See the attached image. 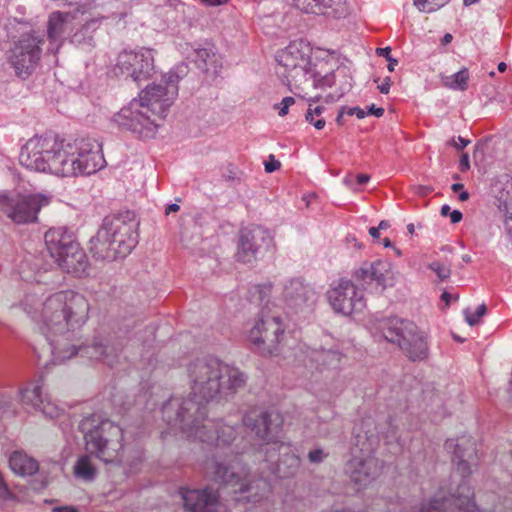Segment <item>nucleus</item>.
<instances>
[{"instance_id":"34","label":"nucleus","mask_w":512,"mask_h":512,"mask_svg":"<svg viewBox=\"0 0 512 512\" xmlns=\"http://www.w3.org/2000/svg\"><path fill=\"white\" fill-rule=\"evenodd\" d=\"M324 110L325 108L323 106H316L314 109H312L310 105L305 114L306 121L312 124L318 130L323 129L326 124L325 119L321 117Z\"/></svg>"},{"instance_id":"3","label":"nucleus","mask_w":512,"mask_h":512,"mask_svg":"<svg viewBox=\"0 0 512 512\" xmlns=\"http://www.w3.org/2000/svg\"><path fill=\"white\" fill-rule=\"evenodd\" d=\"M19 162L31 171L62 177L90 175L105 165L101 145L96 140L65 142L52 134L29 139L21 149Z\"/></svg>"},{"instance_id":"59","label":"nucleus","mask_w":512,"mask_h":512,"mask_svg":"<svg viewBox=\"0 0 512 512\" xmlns=\"http://www.w3.org/2000/svg\"><path fill=\"white\" fill-rule=\"evenodd\" d=\"M468 199H469V193H468V192H466V191H464V190H462V191L460 192V194H459V200H460V201H466V200H468Z\"/></svg>"},{"instance_id":"19","label":"nucleus","mask_w":512,"mask_h":512,"mask_svg":"<svg viewBox=\"0 0 512 512\" xmlns=\"http://www.w3.org/2000/svg\"><path fill=\"white\" fill-rule=\"evenodd\" d=\"M263 454L264 460L273 466L280 478L292 477L299 471L301 459L289 442H274Z\"/></svg>"},{"instance_id":"7","label":"nucleus","mask_w":512,"mask_h":512,"mask_svg":"<svg viewBox=\"0 0 512 512\" xmlns=\"http://www.w3.org/2000/svg\"><path fill=\"white\" fill-rule=\"evenodd\" d=\"M138 226L139 221L133 211L106 216L90 241L93 257L105 261L126 257L138 243Z\"/></svg>"},{"instance_id":"47","label":"nucleus","mask_w":512,"mask_h":512,"mask_svg":"<svg viewBox=\"0 0 512 512\" xmlns=\"http://www.w3.org/2000/svg\"><path fill=\"white\" fill-rule=\"evenodd\" d=\"M450 219L453 224H456L462 220V213L459 210H454L450 214Z\"/></svg>"},{"instance_id":"44","label":"nucleus","mask_w":512,"mask_h":512,"mask_svg":"<svg viewBox=\"0 0 512 512\" xmlns=\"http://www.w3.org/2000/svg\"><path fill=\"white\" fill-rule=\"evenodd\" d=\"M391 86V80L389 77H386L381 85L378 86L379 91L382 94H388Z\"/></svg>"},{"instance_id":"58","label":"nucleus","mask_w":512,"mask_h":512,"mask_svg":"<svg viewBox=\"0 0 512 512\" xmlns=\"http://www.w3.org/2000/svg\"><path fill=\"white\" fill-rule=\"evenodd\" d=\"M464 188V185L461 183H455L451 186L453 192H461Z\"/></svg>"},{"instance_id":"61","label":"nucleus","mask_w":512,"mask_h":512,"mask_svg":"<svg viewBox=\"0 0 512 512\" xmlns=\"http://www.w3.org/2000/svg\"><path fill=\"white\" fill-rule=\"evenodd\" d=\"M390 225H389V222L388 221H385V220H382L380 223H379V226L377 228H379V230H385L387 228H389Z\"/></svg>"},{"instance_id":"55","label":"nucleus","mask_w":512,"mask_h":512,"mask_svg":"<svg viewBox=\"0 0 512 512\" xmlns=\"http://www.w3.org/2000/svg\"><path fill=\"white\" fill-rule=\"evenodd\" d=\"M180 209L178 204H170L166 208V214H170L172 212H177Z\"/></svg>"},{"instance_id":"24","label":"nucleus","mask_w":512,"mask_h":512,"mask_svg":"<svg viewBox=\"0 0 512 512\" xmlns=\"http://www.w3.org/2000/svg\"><path fill=\"white\" fill-rule=\"evenodd\" d=\"M45 245L51 258L56 261L68 247L76 242L75 236L65 227L50 228L44 235Z\"/></svg>"},{"instance_id":"4","label":"nucleus","mask_w":512,"mask_h":512,"mask_svg":"<svg viewBox=\"0 0 512 512\" xmlns=\"http://www.w3.org/2000/svg\"><path fill=\"white\" fill-rule=\"evenodd\" d=\"M180 79L179 73L171 71L159 84L147 86L139 99L130 101L113 116L112 121L120 129L141 138L153 137L178 95Z\"/></svg>"},{"instance_id":"1","label":"nucleus","mask_w":512,"mask_h":512,"mask_svg":"<svg viewBox=\"0 0 512 512\" xmlns=\"http://www.w3.org/2000/svg\"><path fill=\"white\" fill-rule=\"evenodd\" d=\"M191 388L188 398L172 397L162 406L163 420L178 428L187 438L215 446V453L205 464L206 474L216 482L230 486L235 493L244 494L252 489L249 470L238 459H227L218 450L228 449L230 454L243 452L237 439L238 425L223 420L206 418V405L210 402H227L242 389L247 376L237 367L215 357L197 358L187 366Z\"/></svg>"},{"instance_id":"15","label":"nucleus","mask_w":512,"mask_h":512,"mask_svg":"<svg viewBox=\"0 0 512 512\" xmlns=\"http://www.w3.org/2000/svg\"><path fill=\"white\" fill-rule=\"evenodd\" d=\"M154 55L148 48L138 51H122L114 68L116 76L131 78L137 85L149 79L154 73Z\"/></svg>"},{"instance_id":"30","label":"nucleus","mask_w":512,"mask_h":512,"mask_svg":"<svg viewBox=\"0 0 512 512\" xmlns=\"http://www.w3.org/2000/svg\"><path fill=\"white\" fill-rule=\"evenodd\" d=\"M440 79L446 88L465 91L468 88L469 71L467 68H463L452 75L440 74Z\"/></svg>"},{"instance_id":"10","label":"nucleus","mask_w":512,"mask_h":512,"mask_svg":"<svg viewBox=\"0 0 512 512\" xmlns=\"http://www.w3.org/2000/svg\"><path fill=\"white\" fill-rule=\"evenodd\" d=\"M382 336L397 344L411 361H422L428 357V344L417 326L407 319L388 317L378 322Z\"/></svg>"},{"instance_id":"36","label":"nucleus","mask_w":512,"mask_h":512,"mask_svg":"<svg viewBox=\"0 0 512 512\" xmlns=\"http://www.w3.org/2000/svg\"><path fill=\"white\" fill-rule=\"evenodd\" d=\"M428 268L432 270L441 281L448 279L451 275L450 267L440 261H433L429 263Z\"/></svg>"},{"instance_id":"23","label":"nucleus","mask_w":512,"mask_h":512,"mask_svg":"<svg viewBox=\"0 0 512 512\" xmlns=\"http://www.w3.org/2000/svg\"><path fill=\"white\" fill-rule=\"evenodd\" d=\"M55 263L65 272L81 277L89 267L86 253L76 241L68 247Z\"/></svg>"},{"instance_id":"46","label":"nucleus","mask_w":512,"mask_h":512,"mask_svg":"<svg viewBox=\"0 0 512 512\" xmlns=\"http://www.w3.org/2000/svg\"><path fill=\"white\" fill-rule=\"evenodd\" d=\"M52 512H78V510L73 506H61L54 507L52 509Z\"/></svg>"},{"instance_id":"17","label":"nucleus","mask_w":512,"mask_h":512,"mask_svg":"<svg viewBox=\"0 0 512 512\" xmlns=\"http://www.w3.org/2000/svg\"><path fill=\"white\" fill-rule=\"evenodd\" d=\"M273 247V236L262 226L240 231L236 258L242 263H252L263 257Z\"/></svg>"},{"instance_id":"60","label":"nucleus","mask_w":512,"mask_h":512,"mask_svg":"<svg viewBox=\"0 0 512 512\" xmlns=\"http://www.w3.org/2000/svg\"><path fill=\"white\" fill-rule=\"evenodd\" d=\"M451 298H452V295H451V294H449L448 292H444V293L441 295V299H442L443 301H445V302H446V304H449V302H450Z\"/></svg>"},{"instance_id":"33","label":"nucleus","mask_w":512,"mask_h":512,"mask_svg":"<svg viewBox=\"0 0 512 512\" xmlns=\"http://www.w3.org/2000/svg\"><path fill=\"white\" fill-rule=\"evenodd\" d=\"M303 87L305 89L306 86H312L313 88H321L324 89L326 87H331L335 83V74L334 72H331L329 74H326L324 76L319 77V75L310 69V73L307 75V77L304 78Z\"/></svg>"},{"instance_id":"14","label":"nucleus","mask_w":512,"mask_h":512,"mask_svg":"<svg viewBox=\"0 0 512 512\" xmlns=\"http://www.w3.org/2000/svg\"><path fill=\"white\" fill-rule=\"evenodd\" d=\"M243 425L248 428L255 437L264 441L260 453L263 454L271 448L272 443L280 442L283 419L279 413L273 411H250L242 418Z\"/></svg>"},{"instance_id":"43","label":"nucleus","mask_w":512,"mask_h":512,"mask_svg":"<svg viewBox=\"0 0 512 512\" xmlns=\"http://www.w3.org/2000/svg\"><path fill=\"white\" fill-rule=\"evenodd\" d=\"M345 112L350 116L356 115L358 119H363L366 115V112L359 107L348 108Z\"/></svg>"},{"instance_id":"35","label":"nucleus","mask_w":512,"mask_h":512,"mask_svg":"<svg viewBox=\"0 0 512 512\" xmlns=\"http://www.w3.org/2000/svg\"><path fill=\"white\" fill-rule=\"evenodd\" d=\"M450 0H414V5L420 12L431 13L445 6Z\"/></svg>"},{"instance_id":"37","label":"nucleus","mask_w":512,"mask_h":512,"mask_svg":"<svg viewBox=\"0 0 512 512\" xmlns=\"http://www.w3.org/2000/svg\"><path fill=\"white\" fill-rule=\"evenodd\" d=\"M487 311L486 305L481 304L477 307L474 314H470L467 310L465 311V319L470 326H474L479 323L480 318L485 315Z\"/></svg>"},{"instance_id":"8","label":"nucleus","mask_w":512,"mask_h":512,"mask_svg":"<svg viewBox=\"0 0 512 512\" xmlns=\"http://www.w3.org/2000/svg\"><path fill=\"white\" fill-rule=\"evenodd\" d=\"M354 445L361 455L353 454L347 462L345 471L350 481L362 490L375 481L382 472V462L372 455L378 446V437L369 431H356Z\"/></svg>"},{"instance_id":"18","label":"nucleus","mask_w":512,"mask_h":512,"mask_svg":"<svg viewBox=\"0 0 512 512\" xmlns=\"http://www.w3.org/2000/svg\"><path fill=\"white\" fill-rule=\"evenodd\" d=\"M282 299L288 309L294 313H303L313 309L318 293L304 279L292 278L283 285Z\"/></svg>"},{"instance_id":"54","label":"nucleus","mask_w":512,"mask_h":512,"mask_svg":"<svg viewBox=\"0 0 512 512\" xmlns=\"http://www.w3.org/2000/svg\"><path fill=\"white\" fill-rule=\"evenodd\" d=\"M369 234L374 239L379 238V236H380L379 228H377V227H370L369 228Z\"/></svg>"},{"instance_id":"31","label":"nucleus","mask_w":512,"mask_h":512,"mask_svg":"<svg viewBox=\"0 0 512 512\" xmlns=\"http://www.w3.org/2000/svg\"><path fill=\"white\" fill-rule=\"evenodd\" d=\"M294 5L305 13L323 15L331 7L332 0H293Z\"/></svg>"},{"instance_id":"25","label":"nucleus","mask_w":512,"mask_h":512,"mask_svg":"<svg viewBox=\"0 0 512 512\" xmlns=\"http://www.w3.org/2000/svg\"><path fill=\"white\" fill-rule=\"evenodd\" d=\"M71 16L69 13L56 11L50 14L47 23V35L49 39L48 52L54 53L61 46Z\"/></svg>"},{"instance_id":"11","label":"nucleus","mask_w":512,"mask_h":512,"mask_svg":"<svg viewBox=\"0 0 512 512\" xmlns=\"http://www.w3.org/2000/svg\"><path fill=\"white\" fill-rule=\"evenodd\" d=\"M285 332L280 309L263 307L259 319L249 331V341L262 355L277 356Z\"/></svg>"},{"instance_id":"52","label":"nucleus","mask_w":512,"mask_h":512,"mask_svg":"<svg viewBox=\"0 0 512 512\" xmlns=\"http://www.w3.org/2000/svg\"><path fill=\"white\" fill-rule=\"evenodd\" d=\"M344 113H346L345 112V107H342V109L339 111V113H338V115L336 117V123L338 125H343V123H344Z\"/></svg>"},{"instance_id":"57","label":"nucleus","mask_w":512,"mask_h":512,"mask_svg":"<svg viewBox=\"0 0 512 512\" xmlns=\"http://www.w3.org/2000/svg\"><path fill=\"white\" fill-rule=\"evenodd\" d=\"M453 37L450 33H446L443 38L441 39V43L443 45H447L452 41Z\"/></svg>"},{"instance_id":"56","label":"nucleus","mask_w":512,"mask_h":512,"mask_svg":"<svg viewBox=\"0 0 512 512\" xmlns=\"http://www.w3.org/2000/svg\"><path fill=\"white\" fill-rule=\"evenodd\" d=\"M441 215L446 217V216H450L451 214V209H450V206L449 205H443L441 207V211H440Z\"/></svg>"},{"instance_id":"22","label":"nucleus","mask_w":512,"mask_h":512,"mask_svg":"<svg viewBox=\"0 0 512 512\" xmlns=\"http://www.w3.org/2000/svg\"><path fill=\"white\" fill-rule=\"evenodd\" d=\"M20 394L21 401L24 405L31 406L48 418H57L62 412L55 403L51 402L43 395L40 381L30 383L26 388L21 390Z\"/></svg>"},{"instance_id":"50","label":"nucleus","mask_w":512,"mask_h":512,"mask_svg":"<svg viewBox=\"0 0 512 512\" xmlns=\"http://www.w3.org/2000/svg\"><path fill=\"white\" fill-rule=\"evenodd\" d=\"M207 6H219L225 4L228 0H201Z\"/></svg>"},{"instance_id":"38","label":"nucleus","mask_w":512,"mask_h":512,"mask_svg":"<svg viewBox=\"0 0 512 512\" xmlns=\"http://www.w3.org/2000/svg\"><path fill=\"white\" fill-rule=\"evenodd\" d=\"M328 453H326L322 448H315L309 451L307 457L310 463L319 464L322 463L327 457Z\"/></svg>"},{"instance_id":"62","label":"nucleus","mask_w":512,"mask_h":512,"mask_svg":"<svg viewBox=\"0 0 512 512\" xmlns=\"http://www.w3.org/2000/svg\"><path fill=\"white\" fill-rule=\"evenodd\" d=\"M497 68H498V71H499V72L503 73V72H505V71H506L507 66H506V64H505L504 62H501V63H499V64H498V67H497Z\"/></svg>"},{"instance_id":"6","label":"nucleus","mask_w":512,"mask_h":512,"mask_svg":"<svg viewBox=\"0 0 512 512\" xmlns=\"http://www.w3.org/2000/svg\"><path fill=\"white\" fill-rule=\"evenodd\" d=\"M445 448L447 451L453 452L452 460L456 465L457 472L462 476V481L456 492L446 496L443 489L440 488L433 498L424 500L409 509L404 508L401 512H442L445 510L449 512H479L475 503L471 501L473 491L467 481L477 458L475 443L470 437L463 436L458 440H447Z\"/></svg>"},{"instance_id":"41","label":"nucleus","mask_w":512,"mask_h":512,"mask_svg":"<svg viewBox=\"0 0 512 512\" xmlns=\"http://www.w3.org/2000/svg\"><path fill=\"white\" fill-rule=\"evenodd\" d=\"M281 166L280 161L275 159L274 155L269 156V160L265 162V171L267 173H272L278 170Z\"/></svg>"},{"instance_id":"5","label":"nucleus","mask_w":512,"mask_h":512,"mask_svg":"<svg viewBox=\"0 0 512 512\" xmlns=\"http://www.w3.org/2000/svg\"><path fill=\"white\" fill-rule=\"evenodd\" d=\"M79 430L85 440V449L88 454L78 458L74 465V474L77 478L92 481L96 476V468L91 457L95 456L105 464L127 465L132 470L140 461V453L137 452L136 460L128 462L123 453V431L119 425L100 415L93 414L82 419Z\"/></svg>"},{"instance_id":"49","label":"nucleus","mask_w":512,"mask_h":512,"mask_svg":"<svg viewBox=\"0 0 512 512\" xmlns=\"http://www.w3.org/2000/svg\"><path fill=\"white\" fill-rule=\"evenodd\" d=\"M390 52H391V48L390 47H384V48H377L376 49L377 55L385 57L386 59H388V57H391Z\"/></svg>"},{"instance_id":"51","label":"nucleus","mask_w":512,"mask_h":512,"mask_svg":"<svg viewBox=\"0 0 512 512\" xmlns=\"http://www.w3.org/2000/svg\"><path fill=\"white\" fill-rule=\"evenodd\" d=\"M370 179V176L367 174H358L356 176L357 183L360 185L366 184Z\"/></svg>"},{"instance_id":"53","label":"nucleus","mask_w":512,"mask_h":512,"mask_svg":"<svg viewBox=\"0 0 512 512\" xmlns=\"http://www.w3.org/2000/svg\"><path fill=\"white\" fill-rule=\"evenodd\" d=\"M387 61L389 62L388 70L390 72H393L395 69V66L398 64V61L396 59H393L392 57H388Z\"/></svg>"},{"instance_id":"20","label":"nucleus","mask_w":512,"mask_h":512,"mask_svg":"<svg viewBox=\"0 0 512 512\" xmlns=\"http://www.w3.org/2000/svg\"><path fill=\"white\" fill-rule=\"evenodd\" d=\"M296 356L304 366L320 372L325 369L337 368L342 358V354L336 348H311L305 344L299 345Z\"/></svg>"},{"instance_id":"39","label":"nucleus","mask_w":512,"mask_h":512,"mask_svg":"<svg viewBox=\"0 0 512 512\" xmlns=\"http://www.w3.org/2000/svg\"><path fill=\"white\" fill-rule=\"evenodd\" d=\"M12 496V492L10 491L8 485L4 481L2 475L0 474V502L10 500Z\"/></svg>"},{"instance_id":"27","label":"nucleus","mask_w":512,"mask_h":512,"mask_svg":"<svg viewBox=\"0 0 512 512\" xmlns=\"http://www.w3.org/2000/svg\"><path fill=\"white\" fill-rule=\"evenodd\" d=\"M9 467L16 475L31 476L39 470V463L26 452L16 450L9 457Z\"/></svg>"},{"instance_id":"32","label":"nucleus","mask_w":512,"mask_h":512,"mask_svg":"<svg viewBox=\"0 0 512 512\" xmlns=\"http://www.w3.org/2000/svg\"><path fill=\"white\" fill-rule=\"evenodd\" d=\"M272 286L270 284L264 285H253L248 290V299L251 303L261 306V309L265 306L269 307V296L271 293Z\"/></svg>"},{"instance_id":"64","label":"nucleus","mask_w":512,"mask_h":512,"mask_svg":"<svg viewBox=\"0 0 512 512\" xmlns=\"http://www.w3.org/2000/svg\"><path fill=\"white\" fill-rule=\"evenodd\" d=\"M414 229H415L414 224L410 223L407 225V230L410 234L414 233Z\"/></svg>"},{"instance_id":"42","label":"nucleus","mask_w":512,"mask_h":512,"mask_svg":"<svg viewBox=\"0 0 512 512\" xmlns=\"http://www.w3.org/2000/svg\"><path fill=\"white\" fill-rule=\"evenodd\" d=\"M470 143L469 140L459 136L457 138V140L455 138L451 139L448 144L450 146H453L455 149L457 150H462L463 148H465L468 144Z\"/></svg>"},{"instance_id":"26","label":"nucleus","mask_w":512,"mask_h":512,"mask_svg":"<svg viewBox=\"0 0 512 512\" xmlns=\"http://www.w3.org/2000/svg\"><path fill=\"white\" fill-rule=\"evenodd\" d=\"M388 272V264L382 260L374 262H365L355 270L353 277L362 286L375 281L377 285L385 287V274Z\"/></svg>"},{"instance_id":"45","label":"nucleus","mask_w":512,"mask_h":512,"mask_svg":"<svg viewBox=\"0 0 512 512\" xmlns=\"http://www.w3.org/2000/svg\"><path fill=\"white\" fill-rule=\"evenodd\" d=\"M470 168V164H469V156L467 153H464L462 156H461V159H460V169L461 171H466Z\"/></svg>"},{"instance_id":"40","label":"nucleus","mask_w":512,"mask_h":512,"mask_svg":"<svg viewBox=\"0 0 512 512\" xmlns=\"http://www.w3.org/2000/svg\"><path fill=\"white\" fill-rule=\"evenodd\" d=\"M295 103V100L293 97H285L282 99L281 103L279 104V116H285L288 113L289 107Z\"/></svg>"},{"instance_id":"2","label":"nucleus","mask_w":512,"mask_h":512,"mask_svg":"<svg viewBox=\"0 0 512 512\" xmlns=\"http://www.w3.org/2000/svg\"><path fill=\"white\" fill-rule=\"evenodd\" d=\"M23 310L35 321H41V333L51 354V364H62L80 355L113 367L119 359L120 347L95 342L90 346L78 344L79 329L88 319L89 303L80 293L60 291L44 301L37 293H29L22 301Z\"/></svg>"},{"instance_id":"9","label":"nucleus","mask_w":512,"mask_h":512,"mask_svg":"<svg viewBox=\"0 0 512 512\" xmlns=\"http://www.w3.org/2000/svg\"><path fill=\"white\" fill-rule=\"evenodd\" d=\"M275 59L281 70L277 73L285 77L290 86V90L302 98H307L310 102H318L320 96L308 97L305 92L303 80L310 73L311 57L310 48L302 41H293L287 47L277 52Z\"/></svg>"},{"instance_id":"16","label":"nucleus","mask_w":512,"mask_h":512,"mask_svg":"<svg viewBox=\"0 0 512 512\" xmlns=\"http://www.w3.org/2000/svg\"><path fill=\"white\" fill-rule=\"evenodd\" d=\"M327 298L332 309L345 316L361 312L366 305L363 292L351 280L344 278L332 282Z\"/></svg>"},{"instance_id":"28","label":"nucleus","mask_w":512,"mask_h":512,"mask_svg":"<svg viewBox=\"0 0 512 512\" xmlns=\"http://www.w3.org/2000/svg\"><path fill=\"white\" fill-rule=\"evenodd\" d=\"M100 22L98 19H90L86 21L72 36L71 43L74 45L91 48L95 45L94 33L99 28Z\"/></svg>"},{"instance_id":"21","label":"nucleus","mask_w":512,"mask_h":512,"mask_svg":"<svg viewBox=\"0 0 512 512\" xmlns=\"http://www.w3.org/2000/svg\"><path fill=\"white\" fill-rule=\"evenodd\" d=\"M180 494L185 508L190 512H221L217 493L208 488L202 490L182 488Z\"/></svg>"},{"instance_id":"48","label":"nucleus","mask_w":512,"mask_h":512,"mask_svg":"<svg viewBox=\"0 0 512 512\" xmlns=\"http://www.w3.org/2000/svg\"><path fill=\"white\" fill-rule=\"evenodd\" d=\"M369 113L375 115L376 117H381L384 114V109L381 107H375V105L372 104L369 107Z\"/></svg>"},{"instance_id":"63","label":"nucleus","mask_w":512,"mask_h":512,"mask_svg":"<svg viewBox=\"0 0 512 512\" xmlns=\"http://www.w3.org/2000/svg\"><path fill=\"white\" fill-rule=\"evenodd\" d=\"M383 245H384L385 247H392V242L390 241V239H388V238H384V239H383Z\"/></svg>"},{"instance_id":"13","label":"nucleus","mask_w":512,"mask_h":512,"mask_svg":"<svg viewBox=\"0 0 512 512\" xmlns=\"http://www.w3.org/2000/svg\"><path fill=\"white\" fill-rule=\"evenodd\" d=\"M44 39L36 32L23 34L10 50L9 63L15 74L26 79L38 67Z\"/></svg>"},{"instance_id":"29","label":"nucleus","mask_w":512,"mask_h":512,"mask_svg":"<svg viewBox=\"0 0 512 512\" xmlns=\"http://www.w3.org/2000/svg\"><path fill=\"white\" fill-rule=\"evenodd\" d=\"M194 54V61L199 69L204 72H218V69L221 67V62L214 51L211 49L200 48L196 49Z\"/></svg>"},{"instance_id":"12","label":"nucleus","mask_w":512,"mask_h":512,"mask_svg":"<svg viewBox=\"0 0 512 512\" xmlns=\"http://www.w3.org/2000/svg\"><path fill=\"white\" fill-rule=\"evenodd\" d=\"M48 199L41 194L9 191L0 193V210L13 223L18 225L34 223Z\"/></svg>"}]
</instances>
